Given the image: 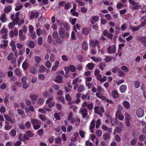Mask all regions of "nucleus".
I'll return each instance as SVG.
<instances>
[{
	"mask_svg": "<svg viewBox=\"0 0 146 146\" xmlns=\"http://www.w3.org/2000/svg\"><path fill=\"white\" fill-rule=\"evenodd\" d=\"M31 122L34 129L37 130L41 127V121L36 118H33L31 119Z\"/></svg>",
	"mask_w": 146,
	"mask_h": 146,
	"instance_id": "nucleus-1",
	"label": "nucleus"
},
{
	"mask_svg": "<svg viewBox=\"0 0 146 146\" xmlns=\"http://www.w3.org/2000/svg\"><path fill=\"white\" fill-rule=\"evenodd\" d=\"M94 112L98 115L101 117H102V113H104L105 111L104 107L102 106H95L94 108Z\"/></svg>",
	"mask_w": 146,
	"mask_h": 146,
	"instance_id": "nucleus-2",
	"label": "nucleus"
},
{
	"mask_svg": "<svg viewBox=\"0 0 146 146\" xmlns=\"http://www.w3.org/2000/svg\"><path fill=\"white\" fill-rule=\"evenodd\" d=\"M58 33L60 36L63 38H68L69 33L68 32H65L64 29L62 27H60L58 29Z\"/></svg>",
	"mask_w": 146,
	"mask_h": 146,
	"instance_id": "nucleus-3",
	"label": "nucleus"
},
{
	"mask_svg": "<svg viewBox=\"0 0 146 146\" xmlns=\"http://www.w3.org/2000/svg\"><path fill=\"white\" fill-rule=\"evenodd\" d=\"M129 3L132 4V6H134L132 7L131 9L133 10H138L141 7V5H139V3L135 2L134 1V0H128Z\"/></svg>",
	"mask_w": 146,
	"mask_h": 146,
	"instance_id": "nucleus-4",
	"label": "nucleus"
},
{
	"mask_svg": "<svg viewBox=\"0 0 146 146\" xmlns=\"http://www.w3.org/2000/svg\"><path fill=\"white\" fill-rule=\"evenodd\" d=\"M20 14V11L16 12L15 15V18L14 14V13L12 14L11 15L10 18L13 21H16L17 22L19 21L20 19V18L19 17Z\"/></svg>",
	"mask_w": 146,
	"mask_h": 146,
	"instance_id": "nucleus-5",
	"label": "nucleus"
},
{
	"mask_svg": "<svg viewBox=\"0 0 146 146\" xmlns=\"http://www.w3.org/2000/svg\"><path fill=\"white\" fill-rule=\"evenodd\" d=\"M34 134L30 130L27 131L26 134L24 135L23 137L25 140H28L30 137H32L34 136Z\"/></svg>",
	"mask_w": 146,
	"mask_h": 146,
	"instance_id": "nucleus-6",
	"label": "nucleus"
},
{
	"mask_svg": "<svg viewBox=\"0 0 146 146\" xmlns=\"http://www.w3.org/2000/svg\"><path fill=\"white\" fill-rule=\"evenodd\" d=\"M80 112L83 118H85L88 114V110L85 108H82L80 109Z\"/></svg>",
	"mask_w": 146,
	"mask_h": 146,
	"instance_id": "nucleus-7",
	"label": "nucleus"
},
{
	"mask_svg": "<svg viewBox=\"0 0 146 146\" xmlns=\"http://www.w3.org/2000/svg\"><path fill=\"white\" fill-rule=\"evenodd\" d=\"M144 113V110L142 108H138L137 110V115L138 117H141L143 116Z\"/></svg>",
	"mask_w": 146,
	"mask_h": 146,
	"instance_id": "nucleus-8",
	"label": "nucleus"
},
{
	"mask_svg": "<svg viewBox=\"0 0 146 146\" xmlns=\"http://www.w3.org/2000/svg\"><path fill=\"white\" fill-rule=\"evenodd\" d=\"M39 13L37 11H32L31 13V15L30 16V18L33 19L35 18H37L39 16Z\"/></svg>",
	"mask_w": 146,
	"mask_h": 146,
	"instance_id": "nucleus-9",
	"label": "nucleus"
},
{
	"mask_svg": "<svg viewBox=\"0 0 146 146\" xmlns=\"http://www.w3.org/2000/svg\"><path fill=\"white\" fill-rule=\"evenodd\" d=\"M116 47L115 46L113 45L112 46H110L108 48L107 51L108 52L111 54V53H114L116 51Z\"/></svg>",
	"mask_w": 146,
	"mask_h": 146,
	"instance_id": "nucleus-10",
	"label": "nucleus"
},
{
	"mask_svg": "<svg viewBox=\"0 0 146 146\" xmlns=\"http://www.w3.org/2000/svg\"><path fill=\"white\" fill-rule=\"evenodd\" d=\"M90 28L88 27H84L82 29V33L85 35H87L90 33Z\"/></svg>",
	"mask_w": 146,
	"mask_h": 146,
	"instance_id": "nucleus-11",
	"label": "nucleus"
},
{
	"mask_svg": "<svg viewBox=\"0 0 146 146\" xmlns=\"http://www.w3.org/2000/svg\"><path fill=\"white\" fill-rule=\"evenodd\" d=\"M38 97V95L32 94H31L29 96V98L32 100V102L33 104H35V101Z\"/></svg>",
	"mask_w": 146,
	"mask_h": 146,
	"instance_id": "nucleus-12",
	"label": "nucleus"
},
{
	"mask_svg": "<svg viewBox=\"0 0 146 146\" xmlns=\"http://www.w3.org/2000/svg\"><path fill=\"white\" fill-rule=\"evenodd\" d=\"M95 121L94 119L92 120L90 123L89 129L92 133H93L94 132V129L95 127Z\"/></svg>",
	"mask_w": 146,
	"mask_h": 146,
	"instance_id": "nucleus-13",
	"label": "nucleus"
},
{
	"mask_svg": "<svg viewBox=\"0 0 146 146\" xmlns=\"http://www.w3.org/2000/svg\"><path fill=\"white\" fill-rule=\"evenodd\" d=\"M99 17L97 16H92L90 20L91 23L92 24H94L95 22H97L99 20Z\"/></svg>",
	"mask_w": 146,
	"mask_h": 146,
	"instance_id": "nucleus-14",
	"label": "nucleus"
},
{
	"mask_svg": "<svg viewBox=\"0 0 146 146\" xmlns=\"http://www.w3.org/2000/svg\"><path fill=\"white\" fill-rule=\"evenodd\" d=\"M10 46L11 47V48L12 51L14 52L16 50V45L15 44V42L14 40H12L11 41L10 44Z\"/></svg>",
	"mask_w": 146,
	"mask_h": 146,
	"instance_id": "nucleus-15",
	"label": "nucleus"
},
{
	"mask_svg": "<svg viewBox=\"0 0 146 146\" xmlns=\"http://www.w3.org/2000/svg\"><path fill=\"white\" fill-rule=\"evenodd\" d=\"M99 43V42L98 40H96L95 41L93 40H91L90 41V44L93 48H95L96 47L97 44Z\"/></svg>",
	"mask_w": 146,
	"mask_h": 146,
	"instance_id": "nucleus-16",
	"label": "nucleus"
},
{
	"mask_svg": "<svg viewBox=\"0 0 146 146\" xmlns=\"http://www.w3.org/2000/svg\"><path fill=\"white\" fill-rule=\"evenodd\" d=\"M112 97L115 98H117L119 97V94L115 90H113L111 93Z\"/></svg>",
	"mask_w": 146,
	"mask_h": 146,
	"instance_id": "nucleus-17",
	"label": "nucleus"
},
{
	"mask_svg": "<svg viewBox=\"0 0 146 146\" xmlns=\"http://www.w3.org/2000/svg\"><path fill=\"white\" fill-rule=\"evenodd\" d=\"M12 9L11 6V5H9L5 7L4 11L5 13H7L10 12L11 10Z\"/></svg>",
	"mask_w": 146,
	"mask_h": 146,
	"instance_id": "nucleus-18",
	"label": "nucleus"
},
{
	"mask_svg": "<svg viewBox=\"0 0 146 146\" xmlns=\"http://www.w3.org/2000/svg\"><path fill=\"white\" fill-rule=\"evenodd\" d=\"M56 79L55 80V82L57 83H61L62 80V77L60 75H58L56 77Z\"/></svg>",
	"mask_w": 146,
	"mask_h": 146,
	"instance_id": "nucleus-19",
	"label": "nucleus"
},
{
	"mask_svg": "<svg viewBox=\"0 0 146 146\" xmlns=\"http://www.w3.org/2000/svg\"><path fill=\"white\" fill-rule=\"evenodd\" d=\"M29 66V64L25 61H24L22 65V66L23 69L25 70L28 68Z\"/></svg>",
	"mask_w": 146,
	"mask_h": 146,
	"instance_id": "nucleus-20",
	"label": "nucleus"
},
{
	"mask_svg": "<svg viewBox=\"0 0 146 146\" xmlns=\"http://www.w3.org/2000/svg\"><path fill=\"white\" fill-rule=\"evenodd\" d=\"M127 86L125 85H122L119 88L120 90L122 93H124L126 90Z\"/></svg>",
	"mask_w": 146,
	"mask_h": 146,
	"instance_id": "nucleus-21",
	"label": "nucleus"
},
{
	"mask_svg": "<svg viewBox=\"0 0 146 146\" xmlns=\"http://www.w3.org/2000/svg\"><path fill=\"white\" fill-rule=\"evenodd\" d=\"M123 105L124 107L126 109H128L130 108V104L127 101H125L123 102Z\"/></svg>",
	"mask_w": 146,
	"mask_h": 146,
	"instance_id": "nucleus-22",
	"label": "nucleus"
},
{
	"mask_svg": "<svg viewBox=\"0 0 146 146\" xmlns=\"http://www.w3.org/2000/svg\"><path fill=\"white\" fill-rule=\"evenodd\" d=\"M86 66L87 68L90 70L93 69L94 67V64L92 63H88Z\"/></svg>",
	"mask_w": 146,
	"mask_h": 146,
	"instance_id": "nucleus-23",
	"label": "nucleus"
},
{
	"mask_svg": "<svg viewBox=\"0 0 146 146\" xmlns=\"http://www.w3.org/2000/svg\"><path fill=\"white\" fill-rule=\"evenodd\" d=\"M82 48L84 50H87L88 47V44L86 42H84L82 44Z\"/></svg>",
	"mask_w": 146,
	"mask_h": 146,
	"instance_id": "nucleus-24",
	"label": "nucleus"
},
{
	"mask_svg": "<svg viewBox=\"0 0 146 146\" xmlns=\"http://www.w3.org/2000/svg\"><path fill=\"white\" fill-rule=\"evenodd\" d=\"M39 71L40 73H43L46 71V68L44 66H40L39 69Z\"/></svg>",
	"mask_w": 146,
	"mask_h": 146,
	"instance_id": "nucleus-25",
	"label": "nucleus"
},
{
	"mask_svg": "<svg viewBox=\"0 0 146 146\" xmlns=\"http://www.w3.org/2000/svg\"><path fill=\"white\" fill-rule=\"evenodd\" d=\"M6 15L5 13H3L0 16V20L2 23H4L5 21Z\"/></svg>",
	"mask_w": 146,
	"mask_h": 146,
	"instance_id": "nucleus-26",
	"label": "nucleus"
},
{
	"mask_svg": "<svg viewBox=\"0 0 146 146\" xmlns=\"http://www.w3.org/2000/svg\"><path fill=\"white\" fill-rule=\"evenodd\" d=\"M85 87L84 86L81 85H80L78 88L77 91L79 92H83L85 90Z\"/></svg>",
	"mask_w": 146,
	"mask_h": 146,
	"instance_id": "nucleus-27",
	"label": "nucleus"
},
{
	"mask_svg": "<svg viewBox=\"0 0 146 146\" xmlns=\"http://www.w3.org/2000/svg\"><path fill=\"white\" fill-rule=\"evenodd\" d=\"M69 69L71 72H74L76 70V67L73 65H70L69 66Z\"/></svg>",
	"mask_w": 146,
	"mask_h": 146,
	"instance_id": "nucleus-28",
	"label": "nucleus"
},
{
	"mask_svg": "<svg viewBox=\"0 0 146 146\" xmlns=\"http://www.w3.org/2000/svg\"><path fill=\"white\" fill-rule=\"evenodd\" d=\"M44 102V99L42 98H39L37 100V103L39 105H42Z\"/></svg>",
	"mask_w": 146,
	"mask_h": 146,
	"instance_id": "nucleus-29",
	"label": "nucleus"
},
{
	"mask_svg": "<svg viewBox=\"0 0 146 146\" xmlns=\"http://www.w3.org/2000/svg\"><path fill=\"white\" fill-rule=\"evenodd\" d=\"M34 58L35 62L37 63L40 62L41 61V59L39 56H35L34 57Z\"/></svg>",
	"mask_w": 146,
	"mask_h": 146,
	"instance_id": "nucleus-30",
	"label": "nucleus"
},
{
	"mask_svg": "<svg viewBox=\"0 0 146 146\" xmlns=\"http://www.w3.org/2000/svg\"><path fill=\"white\" fill-rule=\"evenodd\" d=\"M106 64L104 62L100 63L99 64V68L101 70H104L105 66Z\"/></svg>",
	"mask_w": 146,
	"mask_h": 146,
	"instance_id": "nucleus-31",
	"label": "nucleus"
},
{
	"mask_svg": "<svg viewBox=\"0 0 146 146\" xmlns=\"http://www.w3.org/2000/svg\"><path fill=\"white\" fill-rule=\"evenodd\" d=\"M103 137L105 140H109L110 138V135L109 134L106 133L103 135Z\"/></svg>",
	"mask_w": 146,
	"mask_h": 146,
	"instance_id": "nucleus-32",
	"label": "nucleus"
},
{
	"mask_svg": "<svg viewBox=\"0 0 146 146\" xmlns=\"http://www.w3.org/2000/svg\"><path fill=\"white\" fill-rule=\"evenodd\" d=\"M139 40L143 44L146 41V36L141 37L140 38Z\"/></svg>",
	"mask_w": 146,
	"mask_h": 146,
	"instance_id": "nucleus-33",
	"label": "nucleus"
},
{
	"mask_svg": "<svg viewBox=\"0 0 146 146\" xmlns=\"http://www.w3.org/2000/svg\"><path fill=\"white\" fill-rule=\"evenodd\" d=\"M29 46L31 48H34L35 46L34 42L33 41H31L29 42Z\"/></svg>",
	"mask_w": 146,
	"mask_h": 146,
	"instance_id": "nucleus-34",
	"label": "nucleus"
},
{
	"mask_svg": "<svg viewBox=\"0 0 146 146\" xmlns=\"http://www.w3.org/2000/svg\"><path fill=\"white\" fill-rule=\"evenodd\" d=\"M39 118L42 121H45L46 120V117L44 115L40 114L39 115Z\"/></svg>",
	"mask_w": 146,
	"mask_h": 146,
	"instance_id": "nucleus-35",
	"label": "nucleus"
},
{
	"mask_svg": "<svg viewBox=\"0 0 146 146\" xmlns=\"http://www.w3.org/2000/svg\"><path fill=\"white\" fill-rule=\"evenodd\" d=\"M13 22L15 23V24L16 25H18L19 26H21L24 23V21L23 19H22L17 22L16 21Z\"/></svg>",
	"mask_w": 146,
	"mask_h": 146,
	"instance_id": "nucleus-36",
	"label": "nucleus"
},
{
	"mask_svg": "<svg viewBox=\"0 0 146 146\" xmlns=\"http://www.w3.org/2000/svg\"><path fill=\"white\" fill-rule=\"evenodd\" d=\"M137 141V138H135L132 139L130 142V143L131 145H134L136 143Z\"/></svg>",
	"mask_w": 146,
	"mask_h": 146,
	"instance_id": "nucleus-37",
	"label": "nucleus"
},
{
	"mask_svg": "<svg viewBox=\"0 0 146 146\" xmlns=\"http://www.w3.org/2000/svg\"><path fill=\"white\" fill-rule=\"evenodd\" d=\"M71 4L70 2H68L66 4L64 7V9L66 10H68L71 8Z\"/></svg>",
	"mask_w": 146,
	"mask_h": 146,
	"instance_id": "nucleus-38",
	"label": "nucleus"
},
{
	"mask_svg": "<svg viewBox=\"0 0 146 146\" xmlns=\"http://www.w3.org/2000/svg\"><path fill=\"white\" fill-rule=\"evenodd\" d=\"M57 99L59 101H61V102L63 104H65L66 103L64 98L63 97H58L57 98Z\"/></svg>",
	"mask_w": 146,
	"mask_h": 146,
	"instance_id": "nucleus-39",
	"label": "nucleus"
},
{
	"mask_svg": "<svg viewBox=\"0 0 146 146\" xmlns=\"http://www.w3.org/2000/svg\"><path fill=\"white\" fill-rule=\"evenodd\" d=\"M76 122H78L79 123L80 122V120L78 118L76 117L75 118V119L73 118L71 119V123H74Z\"/></svg>",
	"mask_w": 146,
	"mask_h": 146,
	"instance_id": "nucleus-40",
	"label": "nucleus"
},
{
	"mask_svg": "<svg viewBox=\"0 0 146 146\" xmlns=\"http://www.w3.org/2000/svg\"><path fill=\"white\" fill-rule=\"evenodd\" d=\"M16 25L15 23L13 21V22L10 23L8 24V28L9 29H12L13 28L14 25Z\"/></svg>",
	"mask_w": 146,
	"mask_h": 146,
	"instance_id": "nucleus-41",
	"label": "nucleus"
},
{
	"mask_svg": "<svg viewBox=\"0 0 146 146\" xmlns=\"http://www.w3.org/2000/svg\"><path fill=\"white\" fill-rule=\"evenodd\" d=\"M64 27L65 28V29L68 31L70 29V26L68 23L66 22H64Z\"/></svg>",
	"mask_w": 146,
	"mask_h": 146,
	"instance_id": "nucleus-42",
	"label": "nucleus"
},
{
	"mask_svg": "<svg viewBox=\"0 0 146 146\" xmlns=\"http://www.w3.org/2000/svg\"><path fill=\"white\" fill-rule=\"evenodd\" d=\"M112 58V57L107 56L105 58V61L106 62H108L111 60Z\"/></svg>",
	"mask_w": 146,
	"mask_h": 146,
	"instance_id": "nucleus-43",
	"label": "nucleus"
},
{
	"mask_svg": "<svg viewBox=\"0 0 146 146\" xmlns=\"http://www.w3.org/2000/svg\"><path fill=\"white\" fill-rule=\"evenodd\" d=\"M46 66L48 68H50L52 66V64L49 61H47L45 64Z\"/></svg>",
	"mask_w": 146,
	"mask_h": 146,
	"instance_id": "nucleus-44",
	"label": "nucleus"
},
{
	"mask_svg": "<svg viewBox=\"0 0 146 146\" xmlns=\"http://www.w3.org/2000/svg\"><path fill=\"white\" fill-rule=\"evenodd\" d=\"M52 36L54 38H57L58 37V33L56 31H54L52 33Z\"/></svg>",
	"mask_w": 146,
	"mask_h": 146,
	"instance_id": "nucleus-45",
	"label": "nucleus"
},
{
	"mask_svg": "<svg viewBox=\"0 0 146 146\" xmlns=\"http://www.w3.org/2000/svg\"><path fill=\"white\" fill-rule=\"evenodd\" d=\"M78 60L80 62H82L83 61V57L80 55H78L77 56Z\"/></svg>",
	"mask_w": 146,
	"mask_h": 146,
	"instance_id": "nucleus-46",
	"label": "nucleus"
},
{
	"mask_svg": "<svg viewBox=\"0 0 146 146\" xmlns=\"http://www.w3.org/2000/svg\"><path fill=\"white\" fill-rule=\"evenodd\" d=\"M65 98L66 100L68 102L71 101L72 100V98L70 95L68 94L66 95Z\"/></svg>",
	"mask_w": 146,
	"mask_h": 146,
	"instance_id": "nucleus-47",
	"label": "nucleus"
},
{
	"mask_svg": "<svg viewBox=\"0 0 146 146\" xmlns=\"http://www.w3.org/2000/svg\"><path fill=\"white\" fill-rule=\"evenodd\" d=\"M56 39V40L55 41L57 44H61L63 42V40L60 38H57Z\"/></svg>",
	"mask_w": 146,
	"mask_h": 146,
	"instance_id": "nucleus-48",
	"label": "nucleus"
},
{
	"mask_svg": "<svg viewBox=\"0 0 146 146\" xmlns=\"http://www.w3.org/2000/svg\"><path fill=\"white\" fill-rule=\"evenodd\" d=\"M121 69L126 72H127L129 70V68L125 66H122L121 67Z\"/></svg>",
	"mask_w": 146,
	"mask_h": 146,
	"instance_id": "nucleus-49",
	"label": "nucleus"
},
{
	"mask_svg": "<svg viewBox=\"0 0 146 146\" xmlns=\"http://www.w3.org/2000/svg\"><path fill=\"white\" fill-rule=\"evenodd\" d=\"M18 139L20 141H25V139L24 137H22L21 133L19 134L18 135Z\"/></svg>",
	"mask_w": 146,
	"mask_h": 146,
	"instance_id": "nucleus-50",
	"label": "nucleus"
},
{
	"mask_svg": "<svg viewBox=\"0 0 146 146\" xmlns=\"http://www.w3.org/2000/svg\"><path fill=\"white\" fill-rule=\"evenodd\" d=\"M101 120L100 119H98L96 121V127L97 129H98L100 127V125Z\"/></svg>",
	"mask_w": 146,
	"mask_h": 146,
	"instance_id": "nucleus-51",
	"label": "nucleus"
},
{
	"mask_svg": "<svg viewBox=\"0 0 146 146\" xmlns=\"http://www.w3.org/2000/svg\"><path fill=\"white\" fill-rule=\"evenodd\" d=\"M31 125L29 121L26 122L25 123V127L27 128H29L31 127Z\"/></svg>",
	"mask_w": 146,
	"mask_h": 146,
	"instance_id": "nucleus-52",
	"label": "nucleus"
},
{
	"mask_svg": "<svg viewBox=\"0 0 146 146\" xmlns=\"http://www.w3.org/2000/svg\"><path fill=\"white\" fill-rule=\"evenodd\" d=\"M105 17L107 20L111 21L112 18L111 15L109 14H106L105 15Z\"/></svg>",
	"mask_w": 146,
	"mask_h": 146,
	"instance_id": "nucleus-53",
	"label": "nucleus"
},
{
	"mask_svg": "<svg viewBox=\"0 0 146 146\" xmlns=\"http://www.w3.org/2000/svg\"><path fill=\"white\" fill-rule=\"evenodd\" d=\"M79 79L78 78L74 79L72 81V84L74 86L77 85V83L79 81Z\"/></svg>",
	"mask_w": 146,
	"mask_h": 146,
	"instance_id": "nucleus-54",
	"label": "nucleus"
},
{
	"mask_svg": "<svg viewBox=\"0 0 146 146\" xmlns=\"http://www.w3.org/2000/svg\"><path fill=\"white\" fill-rule=\"evenodd\" d=\"M50 94L49 92L48 91L45 92L43 94V96L44 97L47 98L49 97L50 96Z\"/></svg>",
	"mask_w": 146,
	"mask_h": 146,
	"instance_id": "nucleus-55",
	"label": "nucleus"
},
{
	"mask_svg": "<svg viewBox=\"0 0 146 146\" xmlns=\"http://www.w3.org/2000/svg\"><path fill=\"white\" fill-rule=\"evenodd\" d=\"M120 70L119 67H116L112 69V72L113 73H116L117 72H119Z\"/></svg>",
	"mask_w": 146,
	"mask_h": 146,
	"instance_id": "nucleus-56",
	"label": "nucleus"
},
{
	"mask_svg": "<svg viewBox=\"0 0 146 146\" xmlns=\"http://www.w3.org/2000/svg\"><path fill=\"white\" fill-rule=\"evenodd\" d=\"M96 50L95 48H92L90 52V53L91 54H96Z\"/></svg>",
	"mask_w": 146,
	"mask_h": 146,
	"instance_id": "nucleus-57",
	"label": "nucleus"
},
{
	"mask_svg": "<svg viewBox=\"0 0 146 146\" xmlns=\"http://www.w3.org/2000/svg\"><path fill=\"white\" fill-rule=\"evenodd\" d=\"M4 117L7 120L12 123V121L11 120V118L9 117L7 115H4Z\"/></svg>",
	"mask_w": 146,
	"mask_h": 146,
	"instance_id": "nucleus-58",
	"label": "nucleus"
},
{
	"mask_svg": "<svg viewBox=\"0 0 146 146\" xmlns=\"http://www.w3.org/2000/svg\"><path fill=\"white\" fill-rule=\"evenodd\" d=\"M52 87V88L56 90H58L60 88V86L57 84H53Z\"/></svg>",
	"mask_w": 146,
	"mask_h": 146,
	"instance_id": "nucleus-59",
	"label": "nucleus"
},
{
	"mask_svg": "<svg viewBox=\"0 0 146 146\" xmlns=\"http://www.w3.org/2000/svg\"><path fill=\"white\" fill-rule=\"evenodd\" d=\"M93 104L92 103H90L87 106V108L89 110H92L93 107Z\"/></svg>",
	"mask_w": 146,
	"mask_h": 146,
	"instance_id": "nucleus-60",
	"label": "nucleus"
},
{
	"mask_svg": "<svg viewBox=\"0 0 146 146\" xmlns=\"http://www.w3.org/2000/svg\"><path fill=\"white\" fill-rule=\"evenodd\" d=\"M96 135L100 137L102 134V131L100 129H98L96 132Z\"/></svg>",
	"mask_w": 146,
	"mask_h": 146,
	"instance_id": "nucleus-61",
	"label": "nucleus"
},
{
	"mask_svg": "<svg viewBox=\"0 0 146 146\" xmlns=\"http://www.w3.org/2000/svg\"><path fill=\"white\" fill-rule=\"evenodd\" d=\"M81 98L83 100H85L86 99H87L88 100H89L90 97L89 96H87L86 95L83 94L81 97Z\"/></svg>",
	"mask_w": 146,
	"mask_h": 146,
	"instance_id": "nucleus-62",
	"label": "nucleus"
},
{
	"mask_svg": "<svg viewBox=\"0 0 146 146\" xmlns=\"http://www.w3.org/2000/svg\"><path fill=\"white\" fill-rule=\"evenodd\" d=\"M15 74L19 76L21 74V72L18 68H17L15 69Z\"/></svg>",
	"mask_w": 146,
	"mask_h": 146,
	"instance_id": "nucleus-63",
	"label": "nucleus"
},
{
	"mask_svg": "<svg viewBox=\"0 0 146 146\" xmlns=\"http://www.w3.org/2000/svg\"><path fill=\"white\" fill-rule=\"evenodd\" d=\"M54 116L56 120H60V117L58 113H55L54 114Z\"/></svg>",
	"mask_w": 146,
	"mask_h": 146,
	"instance_id": "nucleus-64",
	"label": "nucleus"
}]
</instances>
